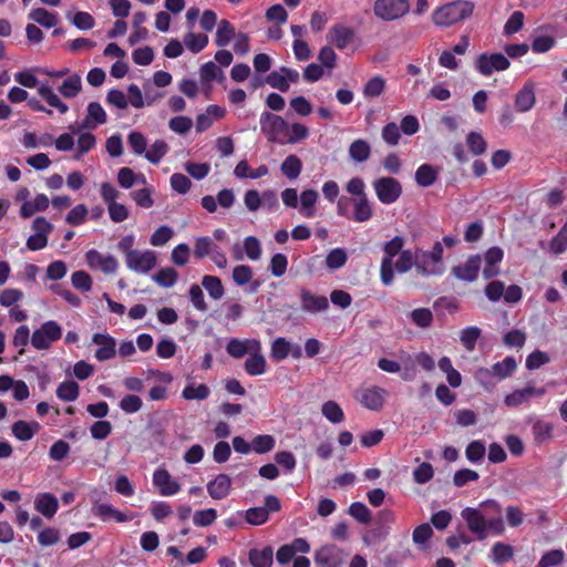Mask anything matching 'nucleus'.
<instances>
[{
    "instance_id": "obj_1",
    "label": "nucleus",
    "mask_w": 567,
    "mask_h": 567,
    "mask_svg": "<svg viewBox=\"0 0 567 567\" xmlns=\"http://www.w3.org/2000/svg\"><path fill=\"white\" fill-rule=\"evenodd\" d=\"M461 517L478 540L485 539L488 534L498 536L505 532L502 506L495 499L483 501L477 507L463 508Z\"/></svg>"
},
{
    "instance_id": "obj_2",
    "label": "nucleus",
    "mask_w": 567,
    "mask_h": 567,
    "mask_svg": "<svg viewBox=\"0 0 567 567\" xmlns=\"http://www.w3.org/2000/svg\"><path fill=\"white\" fill-rule=\"evenodd\" d=\"M473 10V2L456 0L436 8L432 13V20L435 25L447 28L471 17Z\"/></svg>"
},
{
    "instance_id": "obj_3",
    "label": "nucleus",
    "mask_w": 567,
    "mask_h": 567,
    "mask_svg": "<svg viewBox=\"0 0 567 567\" xmlns=\"http://www.w3.org/2000/svg\"><path fill=\"white\" fill-rule=\"evenodd\" d=\"M404 243L403 237L394 236L383 246V257L380 265V279L384 286L392 285L394 280L393 258L403 251Z\"/></svg>"
},
{
    "instance_id": "obj_4",
    "label": "nucleus",
    "mask_w": 567,
    "mask_h": 567,
    "mask_svg": "<svg viewBox=\"0 0 567 567\" xmlns=\"http://www.w3.org/2000/svg\"><path fill=\"white\" fill-rule=\"evenodd\" d=\"M62 337V327L55 320L43 322L31 334V344L37 350H48Z\"/></svg>"
},
{
    "instance_id": "obj_5",
    "label": "nucleus",
    "mask_w": 567,
    "mask_h": 567,
    "mask_svg": "<svg viewBox=\"0 0 567 567\" xmlns=\"http://www.w3.org/2000/svg\"><path fill=\"white\" fill-rule=\"evenodd\" d=\"M260 130L269 142L285 144L288 123L279 115L264 112L260 115Z\"/></svg>"
},
{
    "instance_id": "obj_6",
    "label": "nucleus",
    "mask_w": 567,
    "mask_h": 567,
    "mask_svg": "<svg viewBox=\"0 0 567 567\" xmlns=\"http://www.w3.org/2000/svg\"><path fill=\"white\" fill-rule=\"evenodd\" d=\"M372 187L379 202L384 205L395 203L403 192L401 183L390 176L375 178L372 182Z\"/></svg>"
},
{
    "instance_id": "obj_7",
    "label": "nucleus",
    "mask_w": 567,
    "mask_h": 567,
    "mask_svg": "<svg viewBox=\"0 0 567 567\" xmlns=\"http://www.w3.org/2000/svg\"><path fill=\"white\" fill-rule=\"evenodd\" d=\"M409 10L408 0H375L373 8L374 14L384 21L396 20L406 14Z\"/></svg>"
},
{
    "instance_id": "obj_8",
    "label": "nucleus",
    "mask_w": 567,
    "mask_h": 567,
    "mask_svg": "<svg viewBox=\"0 0 567 567\" xmlns=\"http://www.w3.org/2000/svg\"><path fill=\"white\" fill-rule=\"evenodd\" d=\"M509 65V60L502 53H482L477 56L475 62L477 72L484 76H488L493 72L505 71Z\"/></svg>"
},
{
    "instance_id": "obj_9",
    "label": "nucleus",
    "mask_w": 567,
    "mask_h": 567,
    "mask_svg": "<svg viewBox=\"0 0 567 567\" xmlns=\"http://www.w3.org/2000/svg\"><path fill=\"white\" fill-rule=\"evenodd\" d=\"M157 262L156 252L153 250H135L125 260L126 267L137 274L150 272Z\"/></svg>"
},
{
    "instance_id": "obj_10",
    "label": "nucleus",
    "mask_w": 567,
    "mask_h": 567,
    "mask_svg": "<svg viewBox=\"0 0 567 567\" xmlns=\"http://www.w3.org/2000/svg\"><path fill=\"white\" fill-rule=\"evenodd\" d=\"M546 394V388H536L532 382H528L523 389L514 390L505 396L504 403L508 408H517L524 403L529 402L533 398H542Z\"/></svg>"
},
{
    "instance_id": "obj_11",
    "label": "nucleus",
    "mask_w": 567,
    "mask_h": 567,
    "mask_svg": "<svg viewBox=\"0 0 567 567\" xmlns=\"http://www.w3.org/2000/svg\"><path fill=\"white\" fill-rule=\"evenodd\" d=\"M389 395L388 391L381 386L372 385L361 390L357 400L368 410L379 411L383 408L384 401Z\"/></svg>"
},
{
    "instance_id": "obj_12",
    "label": "nucleus",
    "mask_w": 567,
    "mask_h": 567,
    "mask_svg": "<svg viewBox=\"0 0 567 567\" xmlns=\"http://www.w3.org/2000/svg\"><path fill=\"white\" fill-rule=\"evenodd\" d=\"M85 260L90 268L99 269L104 274H115L118 261L113 255H103L96 249H90L85 254Z\"/></svg>"
},
{
    "instance_id": "obj_13",
    "label": "nucleus",
    "mask_w": 567,
    "mask_h": 567,
    "mask_svg": "<svg viewBox=\"0 0 567 567\" xmlns=\"http://www.w3.org/2000/svg\"><path fill=\"white\" fill-rule=\"evenodd\" d=\"M91 513L94 517H97L102 522H109L113 519L117 523H126L133 519V515H127L117 511L111 504L101 503L99 501H94L92 503Z\"/></svg>"
},
{
    "instance_id": "obj_14",
    "label": "nucleus",
    "mask_w": 567,
    "mask_h": 567,
    "mask_svg": "<svg viewBox=\"0 0 567 567\" xmlns=\"http://www.w3.org/2000/svg\"><path fill=\"white\" fill-rule=\"evenodd\" d=\"M227 353L235 358L240 359L252 351H261V343L258 339H238L233 338L226 346Z\"/></svg>"
},
{
    "instance_id": "obj_15",
    "label": "nucleus",
    "mask_w": 567,
    "mask_h": 567,
    "mask_svg": "<svg viewBox=\"0 0 567 567\" xmlns=\"http://www.w3.org/2000/svg\"><path fill=\"white\" fill-rule=\"evenodd\" d=\"M482 266V257L480 255L470 256L465 262L452 268V274L460 280L472 282L477 276Z\"/></svg>"
},
{
    "instance_id": "obj_16",
    "label": "nucleus",
    "mask_w": 567,
    "mask_h": 567,
    "mask_svg": "<svg viewBox=\"0 0 567 567\" xmlns=\"http://www.w3.org/2000/svg\"><path fill=\"white\" fill-rule=\"evenodd\" d=\"M92 342L97 346L94 354L97 361H106L115 357L116 341L109 333H94Z\"/></svg>"
},
{
    "instance_id": "obj_17",
    "label": "nucleus",
    "mask_w": 567,
    "mask_h": 567,
    "mask_svg": "<svg viewBox=\"0 0 567 567\" xmlns=\"http://www.w3.org/2000/svg\"><path fill=\"white\" fill-rule=\"evenodd\" d=\"M429 251L416 249V271L421 276H441L444 272V265L439 264Z\"/></svg>"
},
{
    "instance_id": "obj_18",
    "label": "nucleus",
    "mask_w": 567,
    "mask_h": 567,
    "mask_svg": "<svg viewBox=\"0 0 567 567\" xmlns=\"http://www.w3.org/2000/svg\"><path fill=\"white\" fill-rule=\"evenodd\" d=\"M343 560V551L336 545H324L315 554V561L320 567H339Z\"/></svg>"
},
{
    "instance_id": "obj_19",
    "label": "nucleus",
    "mask_w": 567,
    "mask_h": 567,
    "mask_svg": "<svg viewBox=\"0 0 567 567\" xmlns=\"http://www.w3.org/2000/svg\"><path fill=\"white\" fill-rule=\"evenodd\" d=\"M327 39L338 49L344 50L354 42L355 33L354 30L349 27L336 24L329 30Z\"/></svg>"
},
{
    "instance_id": "obj_20",
    "label": "nucleus",
    "mask_w": 567,
    "mask_h": 567,
    "mask_svg": "<svg viewBox=\"0 0 567 567\" xmlns=\"http://www.w3.org/2000/svg\"><path fill=\"white\" fill-rule=\"evenodd\" d=\"M153 484L158 488L163 496H173L181 489V485L173 480L169 472L165 468H157L153 474Z\"/></svg>"
},
{
    "instance_id": "obj_21",
    "label": "nucleus",
    "mask_w": 567,
    "mask_h": 567,
    "mask_svg": "<svg viewBox=\"0 0 567 567\" xmlns=\"http://www.w3.org/2000/svg\"><path fill=\"white\" fill-rule=\"evenodd\" d=\"M536 103L535 83L527 81L515 96V107L518 112L530 111Z\"/></svg>"
},
{
    "instance_id": "obj_22",
    "label": "nucleus",
    "mask_w": 567,
    "mask_h": 567,
    "mask_svg": "<svg viewBox=\"0 0 567 567\" xmlns=\"http://www.w3.org/2000/svg\"><path fill=\"white\" fill-rule=\"evenodd\" d=\"M231 491V478L227 474H218L207 484V492L213 499H224Z\"/></svg>"
},
{
    "instance_id": "obj_23",
    "label": "nucleus",
    "mask_w": 567,
    "mask_h": 567,
    "mask_svg": "<svg viewBox=\"0 0 567 567\" xmlns=\"http://www.w3.org/2000/svg\"><path fill=\"white\" fill-rule=\"evenodd\" d=\"M504 251L499 247L489 248L484 255L485 266L483 268L484 279H491L499 274L498 264L503 260Z\"/></svg>"
},
{
    "instance_id": "obj_24",
    "label": "nucleus",
    "mask_w": 567,
    "mask_h": 567,
    "mask_svg": "<svg viewBox=\"0 0 567 567\" xmlns=\"http://www.w3.org/2000/svg\"><path fill=\"white\" fill-rule=\"evenodd\" d=\"M34 508L45 518H53L59 508L58 498L51 493H39L34 499Z\"/></svg>"
},
{
    "instance_id": "obj_25",
    "label": "nucleus",
    "mask_w": 567,
    "mask_h": 567,
    "mask_svg": "<svg viewBox=\"0 0 567 567\" xmlns=\"http://www.w3.org/2000/svg\"><path fill=\"white\" fill-rule=\"evenodd\" d=\"M107 116L99 102H90L87 105V113L81 124V128L94 130L99 125L106 123Z\"/></svg>"
},
{
    "instance_id": "obj_26",
    "label": "nucleus",
    "mask_w": 567,
    "mask_h": 567,
    "mask_svg": "<svg viewBox=\"0 0 567 567\" xmlns=\"http://www.w3.org/2000/svg\"><path fill=\"white\" fill-rule=\"evenodd\" d=\"M351 204L353 206V210L351 213L350 219L357 223H365L372 218L373 208L368 196L352 197Z\"/></svg>"
},
{
    "instance_id": "obj_27",
    "label": "nucleus",
    "mask_w": 567,
    "mask_h": 567,
    "mask_svg": "<svg viewBox=\"0 0 567 567\" xmlns=\"http://www.w3.org/2000/svg\"><path fill=\"white\" fill-rule=\"evenodd\" d=\"M301 308L308 312H321L329 308V301L324 296H316L308 290H301Z\"/></svg>"
},
{
    "instance_id": "obj_28",
    "label": "nucleus",
    "mask_w": 567,
    "mask_h": 567,
    "mask_svg": "<svg viewBox=\"0 0 567 567\" xmlns=\"http://www.w3.org/2000/svg\"><path fill=\"white\" fill-rule=\"evenodd\" d=\"M318 192L315 189H306L300 194L299 213L305 218H313L317 215L316 203L318 200Z\"/></svg>"
},
{
    "instance_id": "obj_29",
    "label": "nucleus",
    "mask_w": 567,
    "mask_h": 567,
    "mask_svg": "<svg viewBox=\"0 0 567 567\" xmlns=\"http://www.w3.org/2000/svg\"><path fill=\"white\" fill-rule=\"evenodd\" d=\"M50 200L47 195L39 194L33 200H25L20 209V215L23 218H30L38 212H43L49 207Z\"/></svg>"
},
{
    "instance_id": "obj_30",
    "label": "nucleus",
    "mask_w": 567,
    "mask_h": 567,
    "mask_svg": "<svg viewBox=\"0 0 567 567\" xmlns=\"http://www.w3.org/2000/svg\"><path fill=\"white\" fill-rule=\"evenodd\" d=\"M267 362L261 351H252L245 361V371L251 377L266 372Z\"/></svg>"
},
{
    "instance_id": "obj_31",
    "label": "nucleus",
    "mask_w": 567,
    "mask_h": 567,
    "mask_svg": "<svg viewBox=\"0 0 567 567\" xmlns=\"http://www.w3.org/2000/svg\"><path fill=\"white\" fill-rule=\"evenodd\" d=\"M349 156L355 163L367 162L371 156V145L365 140H355L349 146Z\"/></svg>"
},
{
    "instance_id": "obj_32",
    "label": "nucleus",
    "mask_w": 567,
    "mask_h": 567,
    "mask_svg": "<svg viewBox=\"0 0 567 567\" xmlns=\"http://www.w3.org/2000/svg\"><path fill=\"white\" fill-rule=\"evenodd\" d=\"M517 363L514 357H506L504 360L496 362L492 365L491 372L499 382L508 377L516 370Z\"/></svg>"
},
{
    "instance_id": "obj_33",
    "label": "nucleus",
    "mask_w": 567,
    "mask_h": 567,
    "mask_svg": "<svg viewBox=\"0 0 567 567\" xmlns=\"http://www.w3.org/2000/svg\"><path fill=\"white\" fill-rule=\"evenodd\" d=\"M39 94L47 101V103L59 111L60 114H65L69 106L59 97L56 93L47 84L38 86Z\"/></svg>"
},
{
    "instance_id": "obj_34",
    "label": "nucleus",
    "mask_w": 567,
    "mask_h": 567,
    "mask_svg": "<svg viewBox=\"0 0 567 567\" xmlns=\"http://www.w3.org/2000/svg\"><path fill=\"white\" fill-rule=\"evenodd\" d=\"M249 561L254 567H271L274 561V553L270 546L262 549H251L249 551Z\"/></svg>"
},
{
    "instance_id": "obj_35",
    "label": "nucleus",
    "mask_w": 567,
    "mask_h": 567,
    "mask_svg": "<svg viewBox=\"0 0 567 567\" xmlns=\"http://www.w3.org/2000/svg\"><path fill=\"white\" fill-rule=\"evenodd\" d=\"M413 267L416 269V250L403 249L396 261H393V271L395 270L399 274H405Z\"/></svg>"
},
{
    "instance_id": "obj_36",
    "label": "nucleus",
    "mask_w": 567,
    "mask_h": 567,
    "mask_svg": "<svg viewBox=\"0 0 567 567\" xmlns=\"http://www.w3.org/2000/svg\"><path fill=\"white\" fill-rule=\"evenodd\" d=\"M235 37L236 32L234 25L226 19L220 20L215 37L216 45L220 48L227 47Z\"/></svg>"
},
{
    "instance_id": "obj_37",
    "label": "nucleus",
    "mask_w": 567,
    "mask_h": 567,
    "mask_svg": "<svg viewBox=\"0 0 567 567\" xmlns=\"http://www.w3.org/2000/svg\"><path fill=\"white\" fill-rule=\"evenodd\" d=\"M439 171L430 164L421 165L415 172V182L422 187H429L437 179Z\"/></svg>"
},
{
    "instance_id": "obj_38",
    "label": "nucleus",
    "mask_w": 567,
    "mask_h": 567,
    "mask_svg": "<svg viewBox=\"0 0 567 567\" xmlns=\"http://www.w3.org/2000/svg\"><path fill=\"white\" fill-rule=\"evenodd\" d=\"M28 18L44 28H53L58 23V14L43 8L31 10Z\"/></svg>"
},
{
    "instance_id": "obj_39",
    "label": "nucleus",
    "mask_w": 567,
    "mask_h": 567,
    "mask_svg": "<svg viewBox=\"0 0 567 567\" xmlns=\"http://www.w3.org/2000/svg\"><path fill=\"white\" fill-rule=\"evenodd\" d=\"M58 90L66 99L75 97L82 90L81 76L79 74L69 76L63 81Z\"/></svg>"
},
{
    "instance_id": "obj_40",
    "label": "nucleus",
    "mask_w": 567,
    "mask_h": 567,
    "mask_svg": "<svg viewBox=\"0 0 567 567\" xmlns=\"http://www.w3.org/2000/svg\"><path fill=\"white\" fill-rule=\"evenodd\" d=\"M281 173L289 179H297L302 171V163L296 155H289L280 166Z\"/></svg>"
},
{
    "instance_id": "obj_41",
    "label": "nucleus",
    "mask_w": 567,
    "mask_h": 567,
    "mask_svg": "<svg viewBox=\"0 0 567 567\" xmlns=\"http://www.w3.org/2000/svg\"><path fill=\"white\" fill-rule=\"evenodd\" d=\"M202 286L206 289L209 297L219 300L225 293L221 280L218 277L206 275L202 279Z\"/></svg>"
},
{
    "instance_id": "obj_42",
    "label": "nucleus",
    "mask_w": 567,
    "mask_h": 567,
    "mask_svg": "<svg viewBox=\"0 0 567 567\" xmlns=\"http://www.w3.org/2000/svg\"><path fill=\"white\" fill-rule=\"evenodd\" d=\"M38 430V423H28L25 421H17L12 425V433L20 441L31 440Z\"/></svg>"
},
{
    "instance_id": "obj_43",
    "label": "nucleus",
    "mask_w": 567,
    "mask_h": 567,
    "mask_svg": "<svg viewBox=\"0 0 567 567\" xmlns=\"http://www.w3.org/2000/svg\"><path fill=\"white\" fill-rule=\"evenodd\" d=\"M152 279L161 287L171 288L178 279L177 271L172 267H165L159 269Z\"/></svg>"
},
{
    "instance_id": "obj_44",
    "label": "nucleus",
    "mask_w": 567,
    "mask_h": 567,
    "mask_svg": "<svg viewBox=\"0 0 567 567\" xmlns=\"http://www.w3.org/2000/svg\"><path fill=\"white\" fill-rule=\"evenodd\" d=\"M384 90L385 80L380 75H375L364 84L362 93L367 99H375L379 97Z\"/></svg>"
},
{
    "instance_id": "obj_45",
    "label": "nucleus",
    "mask_w": 567,
    "mask_h": 567,
    "mask_svg": "<svg viewBox=\"0 0 567 567\" xmlns=\"http://www.w3.org/2000/svg\"><path fill=\"white\" fill-rule=\"evenodd\" d=\"M513 555H514V550L511 545L498 542L493 545L491 554H489V558L495 564H503V563H506L509 559H512Z\"/></svg>"
},
{
    "instance_id": "obj_46",
    "label": "nucleus",
    "mask_w": 567,
    "mask_h": 567,
    "mask_svg": "<svg viewBox=\"0 0 567 567\" xmlns=\"http://www.w3.org/2000/svg\"><path fill=\"white\" fill-rule=\"evenodd\" d=\"M481 333L482 330L476 326L466 327L460 332V341L466 350L473 351Z\"/></svg>"
},
{
    "instance_id": "obj_47",
    "label": "nucleus",
    "mask_w": 567,
    "mask_h": 567,
    "mask_svg": "<svg viewBox=\"0 0 567 567\" xmlns=\"http://www.w3.org/2000/svg\"><path fill=\"white\" fill-rule=\"evenodd\" d=\"M79 384L75 381H64L56 389V396L66 402L75 401L79 396Z\"/></svg>"
},
{
    "instance_id": "obj_48",
    "label": "nucleus",
    "mask_w": 567,
    "mask_h": 567,
    "mask_svg": "<svg viewBox=\"0 0 567 567\" xmlns=\"http://www.w3.org/2000/svg\"><path fill=\"white\" fill-rule=\"evenodd\" d=\"M473 378L476 383L483 386L485 390L491 391L498 383L489 368H478L475 370Z\"/></svg>"
},
{
    "instance_id": "obj_49",
    "label": "nucleus",
    "mask_w": 567,
    "mask_h": 567,
    "mask_svg": "<svg viewBox=\"0 0 567 567\" xmlns=\"http://www.w3.org/2000/svg\"><path fill=\"white\" fill-rule=\"evenodd\" d=\"M186 48L193 53H198L208 44V37L202 33L189 32L184 37Z\"/></svg>"
},
{
    "instance_id": "obj_50",
    "label": "nucleus",
    "mask_w": 567,
    "mask_h": 567,
    "mask_svg": "<svg viewBox=\"0 0 567 567\" xmlns=\"http://www.w3.org/2000/svg\"><path fill=\"white\" fill-rule=\"evenodd\" d=\"M168 150L169 147L165 141L157 140L146 151L145 157L152 164H157L167 154Z\"/></svg>"
},
{
    "instance_id": "obj_51",
    "label": "nucleus",
    "mask_w": 567,
    "mask_h": 567,
    "mask_svg": "<svg viewBox=\"0 0 567 567\" xmlns=\"http://www.w3.org/2000/svg\"><path fill=\"white\" fill-rule=\"evenodd\" d=\"M433 536L432 527L427 524L419 525L412 534V538L415 545L420 548L425 549L429 547V540Z\"/></svg>"
},
{
    "instance_id": "obj_52",
    "label": "nucleus",
    "mask_w": 567,
    "mask_h": 567,
    "mask_svg": "<svg viewBox=\"0 0 567 567\" xmlns=\"http://www.w3.org/2000/svg\"><path fill=\"white\" fill-rule=\"evenodd\" d=\"M243 250L250 260H259L262 254L260 240L255 236H247L243 241Z\"/></svg>"
},
{
    "instance_id": "obj_53",
    "label": "nucleus",
    "mask_w": 567,
    "mask_h": 567,
    "mask_svg": "<svg viewBox=\"0 0 567 567\" xmlns=\"http://www.w3.org/2000/svg\"><path fill=\"white\" fill-rule=\"evenodd\" d=\"M348 260L347 251L343 248H334L326 257V266L331 270H337L346 265Z\"/></svg>"
},
{
    "instance_id": "obj_54",
    "label": "nucleus",
    "mask_w": 567,
    "mask_h": 567,
    "mask_svg": "<svg viewBox=\"0 0 567 567\" xmlns=\"http://www.w3.org/2000/svg\"><path fill=\"white\" fill-rule=\"evenodd\" d=\"M210 394V390L206 384L187 385L182 391V396L185 400H206Z\"/></svg>"
},
{
    "instance_id": "obj_55",
    "label": "nucleus",
    "mask_w": 567,
    "mask_h": 567,
    "mask_svg": "<svg viewBox=\"0 0 567 567\" xmlns=\"http://www.w3.org/2000/svg\"><path fill=\"white\" fill-rule=\"evenodd\" d=\"M276 444V440L272 435L260 434L254 437L251 441L252 451L257 454H264L270 452Z\"/></svg>"
},
{
    "instance_id": "obj_56",
    "label": "nucleus",
    "mask_w": 567,
    "mask_h": 567,
    "mask_svg": "<svg viewBox=\"0 0 567 567\" xmlns=\"http://www.w3.org/2000/svg\"><path fill=\"white\" fill-rule=\"evenodd\" d=\"M321 412L327 420L334 424L342 422L344 419L342 409L334 401L326 402L322 405Z\"/></svg>"
},
{
    "instance_id": "obj_57",
    "label": "nucleus",
    "mask_w": 567,
    "mask_h": 567,
    "mask_svg": "<svg viewBox=\"0 0 567 567\" xmlns=\"http://www.w3.org/2000/svg\"><path fill=\"white\" fill-rule=\"evenodd\" d=\"M245 518L248 524L252 526H259L267 523V520L269 519V515L267 508L258 506L248 508L245 512Z\"/></svg>"
},
{
    "instance_id": "obj_58",
    "label": "nucleus",
    "mask_w": 567,
    "mask_h": 567,
    "mask_svg": "<svg viewBox=\"0 0 567 567\" xmlns=\"http://www.w3.org/2000/svg\"><path fill=\"white\" fill-rule=\"evenodd\" d=\"M549 250L555 255H560L567 250V220L558 234L550 240Z\"/></svg>"
},
{
    "instance_id": "obj_59",
    "label": "nucleus",
    "mask_w": 567,
    "mask_h": 567,
    "mask_svg": "<svg viewBox=\"0 0 567 567\" xmlns=\"http://www.w3.org/2000/svg\"><path fill=\"white\" fill-rule=\"evenodd\" d=\"M290 342L282 337L276 338L271 343L270 355L275 361H282L289 355Z\"/></svg>"
},
{
    "instance_id": "obj_60",
    "label": "nucleus",
    "mask_w": 567,
    "mask_h": 567,
    "mask_svg": "<svg viewBox=\"0 0 567 567\" xmlns=\"http://www.w3.org/2000/svg\"><path fill=\"white\" fill-rule=\"evenodd\" d=\"M485 452H486V447H485V444L477 440V441H472L466 450H465V455H466V458L471 462V463H480L483 461L484 456H485Z\"/></svg>"
},
{
    "instance_id": "obj_61",
    "label": "nucleus",
    "mask_w": 567,
    "mask_h": 567,
    "mask_svg": "<svg viewBox=\"0 0 567 567\" xmlns=\"http://www.w3.org/2000/svg\"><path fill=\"white\" fill-rule=\"evenodd\" d=\"M309 136V130L307 126L300 123H293L290 127L288 126L287 136L285 143L295 144Z\"/></svg>"
},
{
    "instance_id": "obj_62",
    "label": "nucleus",
    "mask_w": 567,
    "mask_h": 567,
    "mask_svg": "<svg viewBox=\"0 0 567 567\" xmlns=\"http://www.w3.org/2000/svg\"><path fill=\"white\" fill-rule=\"evenodd\" d=\"M553 425L548 422L538 420L533 425V435L536 442L543 443L553 436Z\"/></svg>"
},
{
    "instance_id": "obj_63",
    "label": "nucleus",
    "mask_w": 567,
    "mask_h": 567,
    "mask_svg": "<svg viewBox=\"0 0 567 567\" xmlns=\"http://www.w3.org/2000/svg\"><path fill=\"white\" fill-rule=\"evenodd\" d=\"M565 559L563 549H553L545 553L536 567H556L559 566Z\"/></svg>"
},
{
    "instance_id": "obj_64",
    "label": "nucleus",
    "mask_w": 567,
    "mask_h": 567,
    "mask_svg": "<svg viewBox=\"0 0 567 567\" xmlns=\"http://www.w3.org/2000/svg\"><path fill=\"white\" fill-rule=\"evenodd\" d=\"M174 231L169 226H161L152 234L150 244L154 247H162L172 239Z\"/></svg>"
}]
</instances>
